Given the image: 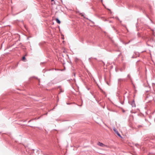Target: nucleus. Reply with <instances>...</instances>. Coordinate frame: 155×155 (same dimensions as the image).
Segmentation results:
<instances>
[{"mask_svg": "<svg viewBox=\"0 0 155 155\" xmlns=\"http://www.w3.org/2000/svg\"><path fill=\"white\" fill-rule=\"evenodd\" d=\"M125 79L123 78H119L118 79V83L119 84H120L122 81H125Z\"/></svg>", "mask_w": 155, "mask_h": 155, "instance_id": "nucleus-2", "label": "nucleus"}, {"mask_svg": "<svg viewBox=\"0 0 155 155\" xmlns=\"http://www.w3.org/2000/svg\"><path fill=\"white\" fill-rule=\"evenodd\" d=\"M113 130L115 132V133L117 134V135L119 136V137H121L120 134L119 133L118 131L115 128V127L113 128Z\"/></svg>", "mask_w": 155, "mask_h": 155, "instance_id": "nucleus-1", "label": "nucleus"}, {"mask_svg": "<svg viewBox=\"0 0 155 155\" xmlns=\"http://www.w3.org/2000/svg\"><path fill=\"white\" fill-rule=\"evenodd\" d=\"M60 90H61L60 92H61L63 91H62L61 89H60Z\"/></svg>", "mask_w": 155, "mask_h": 155, "instance_id": "nucleus-9", "label": "nucleus"}, {"mask_svg": "<svg viewBox=\"0 0 155 155\" xmlns=\"http://www.w3.org/2000/svg\"><path fill=\"white\" fill-rule=\"evenodd\" d=\"M80 14H81V16H83L84 17V13H80Z\"/></svg>", "mask_w": 155, "mask_h": 155, "instance_id": "nucleus-7", "label": "nucleus"}, {"mask_svg": "<svg viewBox=\"0 0 155 155\" xmlns=\"http://www.w3.org/2000/svg\"><path fill=\"white\" fill-rule=\"evenodd\" d=\"M25 59V56H23L22 57V60H24Z\"/></svg>", "mask_w": 155, "mask_h": 155, "instance_id": "nucleus-8", "label": "nucleus"}, {"mask_svg": "<svg viewBox=\"0 0 155 155\" xmlns=\"http://www.w3.org/2000/svg\"><path fill=\"white\" fill-rule=\"evenodd\" d=\"M116 18H117V19H118V20H119V18H118L117 17Z\"/></svg>", "mask_w": 155, "mask_h": 155, "instance_id": "nucleus-10", "label": "nucleus"}, {"mask_svg": "<svg viewBox=\"0 0 155 155\" xmlns=\"http://www.w3.org/2000/svg\"><path fill=\"white\" fill-rule=\"evenodd\" d=\"M30 120H29L28 122H30Z\"/></svg>", "mask_w": 155, "mask_h": 155, "instance_id": "nucleus-14", "label": "nucleus"}, {"mask_svg": "<svg viewBox=\"0 0 155 155\" xmlns=\"http://www.w3.org/2000/svg\"><path fill=\"white\" fill-rule=\"evenodd\" d=\"M51 0V1L52 2V1H54V0Z\"/></svg>", "mask_w": 155, "mask_h": 155, "instance_id": "nucleus-12", "label": "nucleus"}, {"mask_svg": "<svg viewBox=\"0 0 155 155\" xmlns=\"http://www.w3.org/2000/svg\"><path fill=\"white\" fill-rule=\"evenodd\" d=\"M98 145L101 146V147H103L104 146V144L102 143H101L100 142H99L98 144Z\"/></svg>", "mask_w": 155, "mask_h": 155, "instance_id": "nucleus-5", "label": "nucleus"}, {"mask_svg": "<svg viewBox=\"0 0 155 155\" xmlns=\"http://www.w3.org/2000/svg\"><path fill=\"white\" fill-rule=\"evenodd\" d=\"M127 77H128V78H129L130 79H131V77H130V74H128Z\"/></svg>", "mask_w": 155, "mask_h": 155, "instance_id": "nucleus-6", "label": "nucleus"}, {"mask_svg": "<svg viewBox=\"0 0 155 155\" xmlns=\"http://www.w3.org/2000/svg\"><path fill=\"white\" fill-rule=\"evenodd\" d=\"M132 58H135V57H134L133 56L132 57Z\"/></svg>", "mask_w": 155, "mask_h": 155, "instance_id": "nucleus-11", "label": "nucleus"}, {"mask_svg": "<svg viewBox=\"0 0 155 155\" xmlns=\"http://www.w3.org/2000/svg\"><path fill=\"white\" fill-rule=\"evenodd\" d=\"M110 22H111V21H110Z\"/></svg>", "mask_w": 155, "mask_h": 155, "instance_id": "nucleus-15", "label": "nucleus"}, {"mask_svg": "<svg viewBox=\"0 0 155 155\" xmlns=\"http://www.w3.org/2000/svg\"><path fill=\"white\" fill-rule=\"evenodd\" d=\"M58 87L60 88L61 87L60 86H59Z\"/></svg>", "mask_w": 155, "mask_h": 155, "instance_id": "nucleus-13", "label": "nucleus"}, {"mask_svg": "<svg viewBox=\"0 0 155 155\" xmlns=\"http://www.w3.org/2000/svg\"><path fill=\"white\" fill-rule=\"evenodd\" d=\"M56 22L58 24H60L61 23V21L58 18H56Z\"/></svg>", "mask_w": 155, "mask_h": 155, "instance_id": "nucleus-4", "label": "nucleus"}, {"mask_svg": "<svg viewBox=\"0 0 155 155\" xmlns=\"http://www.w3.org/2000/svg\"><path fill=\"white\" fill-rule=\"evenodd\" d=\"M130 104L132 106V107H136V105L134 100L130 102Z\"/></svg>", "mask_w": 155, "mask_h": 155, "instance_id": "nucleus-3", "label": "nucleus"}]
</instances>
